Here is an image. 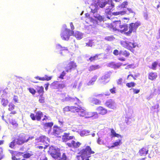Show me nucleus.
Wrapping results in <instances>:
<instances>
[{
    "instance_id": "40",
    "label": "nucleus",
    "mask_w": 160,
    "mask_h": 160,
    "mask_svg": "<svg viewBox=\"0 0 160 160\" xmlns=\"http://www.w3.org/2000/svg\"><path fill=\"white\" fill-rule=\"evenodd\" d=\"M53 125L52 122H46L44 124V127L46 128H51Z\"/></svg>"
},
{
    "instance_id": "63",
    "label": "nucleus",
    "mask_w": 160,
    "mask_h": 160,
    "mask_svg": "<svg viewBox=\"0 0 160 160\" xmlns=\"http://www.w3.org/2000/svg\"><path fill=\"white\" fill-rule=\"evenodd\" d=\"M122 79L120 78L117 81V83L118 85L122 84Z\"/></svg>"
},
{
    "instance_id": "14",
    "label": "nucleus",
    "mask_w": 160,
    "mask_h": 160,
    "mask_svg": "<svg viewBox=\"0 0 160 160\" xmlns=\"http://www.w3.org/2000/svg\"><path fill=\"white\" fill-rule=\"evenodd\" d=\"M105 105L106 106L110 108L114 109L115 108V102L112 99H110L107 100Z\"/></svg>"
},
{
    "instance_id": "8",
    "label": "nucleus",
    "mask_w": 160,
    "mask_h": 160,
    "mask_svg": "<svg viewBox=\"0 0 160 160\" xmlns=\"http://www.w3.org/2000/svg\"><path fill=\"white\" fill-rule=\"evenodd\" d=\"M43 114L40 111H38L36 112L35 114L33 113L30 114V117L33 121H41L42 117L43 116Z\"/></svg>"
},
{
    "instance_id": "19",
    "label": "nucleus",
    "mask_w": 160,
    "mask_h": 160,
    "mask_svg": "<svg viewBox=\"0 0 160 160\" xmlns=\"http://www.w3.org/2000/svg\"><path fill=\"white\" fill-rule=\"evenodd\" d=\"M158 77L157 74L156 72H151L148 73V78L149 79L153 81L156 79Z\"/></svg>"
},
{
    "instance_id": "48",
    "label": "nucleus",
    "mask_w": 160,
    "mask_h": 160,
    "mask_svg": "<svg viewBox=\"0 0 160 160\" xmlns=\"http://www.w3.org/2000/svg\"><path fill=\"white\" fill-rule=\"evenodd\" d=\"M4 157L3 152V149L2 148L0 147V160L2 159Z\"/></svg>"
},
{
    "instance_id": "55",
    "label": "nucleus",
    "mask_w": 160,
    "mask_h": 160,
    "mask_svg": "<svg viewBox=\"0 0 160 160\" xmlns=\"http://www.w3.org/2000/svg\"><path fill=\"white\" fill-rule=\"evenodd\" d=\"M66 74L65 71H63L61 74L59 78L61 79H63L64 78L63 77Z\"/></svg>"
},
{
    "instance_id": "42",
    "label": "nucleus",
    "mask_w": 160,
    "mask_h": 160,
    "mask_svg": "<svg viewBox=\"0 0 160 160\" xmlns=\"http://www.w3.org/2000/svg\"><path fill=\"white\" fill-rule=\"evenodd\" d=\"M135 83L132 82H130L127 83H126V86L128 88L134 87L135 86Z\"/></svg>"
},
{
    "instance_id": "17",
    "label": "nucleus",
    "mask_w": 160,
    "mask_h": 160,
    "mask_svg": "<svg viewBox=\"0 0 160 160\" xmlns=\"http://www.w3.org/2000/svg\"><path fill=\"white\" fill-rule=\"evenodd\" d=\"M69 133H64V135L62 136V140L63 142H66L67 141L72 139L74 138V137L73 136H70Z\"/></svg>"
},
{
    "instance_id": "41",
    "label": "nucleus",
    "mask_w": 160,
    "mask_h": 160,
    "mask_svg": "<svg viewBox=\"0 0 160 160\" xmlns=\"http://www.w3.org/2000/svg\"><path fill=\"white\" fill-rule=\"evenodd\" d=\"M139 75H140V74L139 73H137L136 74H135L134 75H133L131 74H130L128 75V76L127 78V79H128L129 76H131L133 78V79L136 80V78L138 77L139 76Z\"/></svg>"
},
{
    "instance_id": "4",
    "label": "nucleus",
    "mask_w": 160,
    "mask_h": 160,
    "mask_svg": "<svg viewBox=\"0 0 160 160\" xmlns=\"http://www.w3.org/2000/svg\"><path fill=\"white\" fill-rule=\"evenodd\" d=\"M48 153L52 158L56 159L60 158L61 156L60 149L53 146L49 147Z\"/></svg>"
},
{
    "instance_id": "38",
    "label": "nucleus",
    "mask_w": 160,
    "mask_h": 160,
    "mask_svg": "<svg viewBox=\"0 0 160 160\" xmlns=\"http://www.w3.org/2000/svg\"><path fill=\"white\" fill-rule=\"evenodd\" d=\"M1 102L2 105L4 107H6L8 103V100L4 98H2L1 101Z\"/></svg>"
},
{
    "instance_id": "21",
    "label": "nucleus",
    "mask_w": 160,
    "mask_h": 160,
    "mask_svg": "<svg viewBox=\"0 0 160 160\" xmlns=\"http://www.w3.org/2000/svg\"><path fill=\"white\" fill-rule=\"evenodd\" d=\"M148 150L147 147H143L139 151V153L141 156H145L148 152Z\"/></svg>"
},
{
    "instance_id": "52",
    "label": "nucleus",
    "mask_w": 160,
    "mask_h": 160,
    "mask_svg": "<svg viewBox=\"0 0 160 160\" xmlns=\"http://www.w3.org/2000/svg\"><path fill=\"white\" fill-rule=\"evenodd\" d=\"M157 65V62H153L152 64V69L153 70H155L156 67Z\"/></svg>"
},
{
    "instance_id": "56",
    "label": "nucleus",
    "mask_w": 160,
    "mask_h": 160,
    "mask_svg": "<svg viewBox=\"0 0 160 160\" xmlns=\"http://www.w3.org/2000/svg\"><path fill=\"white\" fill-rule=\"evenodd\" d=\"M108 2L109 4H110L111 5V6L112 7V8H111L110 9H112V8H113L114 7V4L112 0H108Z\"/></svg>"
},
{
    "instance_id": "11",
    "label": "nucleus",
    "mask_w": 160,
    "mask_h": 160,
    "mask_svg": "<svg viewBox=\"0 0 160 160\" xmlns=\"http://www.w3.org/2000/svg\"><path fill=\"white\" fill-rule=\"evenodd\" d=\"M15 106L12 103L10 102L9 103L8 110L10 112L9 115L11 117L17 113V111L15 110Z\"/></svg>"
},
{
    "instance_id": "45",
    "label": "nucleus",
    "mask_w": 160,
    "mask_h": 160,
    "mask_svg": "<svg viewBox=\"0 0 160 160\" xmlns=\"http://www.w3.org/2000/svg\"><path fill=\"white\" fill-rule=\"evenodd\" d=\"M43 95H39V101L40 103H43L45 102V98L43 96Z\"/></svg>"
},
{
    "instance_id": "9",
    "label": "nucleus",
    "mask_w": 160,
    "mask_h": 160,
    "mask_svg": "<svg viewBox=\"0 0 160 160\" xmlns=\"http://www.w3.org/2000/svg\"><path fill=\"white\" fill-rule=\"evenodd\" d=\"M77 66L76 63L74 61H70L64 68L65 72H71L72 70L75 69Z\"/></svg>"
},
{
    "instance_id": "2",
    "label": "nucleus",
    "mask_w": 160,
    "mask_h": 160,
    "mask_svg": "<svg viewBox=\"0 0 160 160\" xmlns=\"http://www.w3.org/2000/svg\"><path fill=\"white\" fill-rule=\"evenodd\" d=\"M95 152L92 150V148L90 146L85 145L79 151L76 156L77 158L79 160L81 157L82 160H89V158L91 157V155L94 154Z\"/></svg>"
},
{
    "instance_id": "32",
    "label": "nucleus",
    "mask_w": 160,
    "mask_h": 160,
    "mask_svg": "<svg viewBox=\"0 0 160 160\" xmlns=\"http://www.w3.org/2000/svg\"><path fill=\"white\" fill-rule=\"evenodd\" d=\"M72 147L74 148H77L79 147L81 145V143L79 142H75L74 140H72Z\"/></svg>"
},
{
    "instance_id": "24",
    "label": "nucleus",
    "mask_w": 160,
    "mask_h": 160,
    "mask_svg": "<svg viewBox=\"0 0 160 160\" xmlns=\"http://www.w3.org/2000/svg\"><path fill=\"white\" fill-rule=\"evenodd\" d=\"M9 123L15 128H17L18 126V121L15 119H8Z\"/></svg>"
},
{
    "instance_id": "35",
    "label": "nucleus",
    "mask_w": 160,
    "mask_h": 160,
    "mask_svg": "<svg viewBox=\"0 0 160 160\" xmlns=\"http://www.w3.org/2000/svg\"><path fill=\"white\" fill-rule=\"evenodd\" d=\"M99 55L96 54L94 56H91L89 58V60L90 62H93L98 59Z\"/></svg>"
},
{
    "instance_id": "25",
    "label": "nucleus",
    "mask_w": 160,
    "mask_h": 160,
    "mask_svg": "<svg viewBox=\"0 0 160 160\" xmlns=\"http://www.w3.org/2000/svg\"><path fill=\"white\" fill-rule=\"evenodd\" d=\"M71 32L72 33L73 36L77 39H80L82 38V34L79 32L76 31L74 33L73 31H71Z\"/></svg>"
},
{
    "instance_id": "13",
    "label": "nucleus",
    "mask_w": 160,
    "mask_h": 160,
    "mask_svg": "<svg viewBox=\"0 0 160 160\" xmlns=\"http://www.w3.org/2000/svg\"><path fill=\"white\" fill-rule=\"evenodd\" d=\"M26 135L23 134L19 135L17 139H16V143L17 145H21L26 142Z\"/></svg>"
},
{
    "instance_id": "53",
    "label": "nucleus",
    "mask_w": 160,
    "mask_h": 160,
    "mask_svg": "<svg viewBox=\"0 0 160 160\" xmlns=\"http://www.w3.org/2000/svg\"><path fill=\"white\" fill-rule=\"evenodd\" d=\"M109 91L112 94L115 93H116V88L114 87L110 89Z\"/></svg>"
},
{
    "instance_id": "26",
    "label": "nucleus",
    "mask_w": 160,
    "mask_h": 160,
    "mask_svg": "<svg viewBox=\"0 0 160 160\" xmlns=\"http://www.w3.org/2000/svg\"><path fill=\"white\" fill-rule=\"evenodd\" d=\"M90 102L95 105H100L101 103V101L100 100L94 98H91L90 100Z\"/></svg>"
},
{
    "instance_id": "12",
    "label": "nucleus",
    "mask_w": 160,
    "mask_h": 160,
    "mask_svg": "<svg viewBox=\"0 0 160 160\" xmlns=\"http://www.w3.org/2000/svg\"><path fill=\"white\" fill-rule=\"evenodd\" d=\"M52 88L55 89L60 90L63 88L65 87V85L64 83H59L57 81H54L51 84Z\"/></svg>"
},
{
    "instance_id": "49",
    "label": "nucleus",
    "mask_w": 160,
    "mask_h": 160,
    "mask_svg": "<svg viewBox=\"0 0 160 160\" xmlns=\"http://www.w3.org/2000/svg\"><path fill=\"white\" fill-rule=\"evenodd\" d=\"M107 2H99L98 4V5L99 7L101 8H103L107 4Z\"/></svg>"
},
{
    "instance_id": "46",
    "label": "nucleus",
    "mask_w": 160,
    "mask_h": 160,
    "mask_svg": "<svg viewBox=\"0 0 160 160\" xmlns=\"http://www.w3.org/2000/svg\"><path fill=\"white\" fill-rule=\"evenodd\" d=\"M57 47L58 49H60L61 50H66L68 51V49L67 47H62L60 45L58 44L57 45Z\"/></svg>"
},
{
    "instance_id": "54",
    "label": "nucleus",
    "mask_w": 160,
    "mask_h": 160,
    "mask_svg": "<svg viewBox=\"0 0 160 160\" xmlns=\"http://www.w3.org/2000/svg\"><path fill=\"white\" fill-rule=\"evenodd\" d=\"M113 53L115 56H118V55L120 56V51H119L117 49L114 50L113 51Z\"/></svg>"
},
{
    "instance_id": "23",
    "label": "nucleus",
    "mask_w": 160,
    "mask_h": 160,
    "mask_svg": "<svg viewBox=\"0 0 160 160\" xmlns=\"http://www.w3.org/2000/svg\"><path fill=\"white\" fill-rule=\"evenodd\" d=\"M130 55V53L126 50H121L120 51V56H124L125 57H128Z\"/></svg>"
},
{
    "instance_id": "36",
    "label": "nucleus",
    "mask_w": 160,
    "mask_h": 160,
    "mask_svg": "<svg viewBox=\"0 0 160 160\" xmlns=\"http://www.w3.org/2000/svg\"><path fill=\"white\" fill-rule=\"evenodd\" d=\"M16 139L14 138L12 141L9 143V147L12 148H14L16 144Z\"/></svg>"
},
{
    "instance_id": "30",
    "label": "nucleus",
    "mask_w": 160,
    "mask_h": 160,
    "mask_svg": "<svg viewBox=\"0 0 160 160\" xmlns=\"http://www.w3.org/2000/svg\"><path fill=\"white\" fill-rule=\"evenodd\" d=\"M97 78L98 76L97 75L94 76L88 82V85H93L94 82L96 81Z\"/></svg>"
},
{
    "instance_id": "18",
    "label": "nucleus",
    "mask_w": 160,
    "mask_h": 160,
    "mask_svg": "<svg viewBox=\"0 0 160 160\" xmlns=\"http://www.w3.org/2000/svg\"><path fill=\"white\" fill-rule=\"evenodd\" d=\"M109 78V76L108 74H106L102 76L99 79V80L103 84H105L108 82L109 80H107Z\"/></svg>"
},
{
    "instance_id": "47",
    "label": "nucleus",
    "mask_w": 160,
    "mask_h": 160,
    "mask_svg": "<svg viewBox=\"0 0 160 160\" xmlns=\"http://www.w3.org/2000/svg\"><path fill=\"white\" fill-rule=\"evenodd\" d=\"M105 51L107 53H110L112 52V49L111 47L108 46L105 49Z\"/></svg>"
},
{
    "instance_id": "60",
    "label": "nucleus",
    "mask_w": 160,
    "mask_h": 160,
    "mask_svg": "<svg viewBox=\"0 0 160 160\" xmlns=\"http://www.w3.org/2000/svg\"><path fill=\"white\" fill-rule=\"evenodd\" d=\"M95 18L97 19L98 20H99L100 21H103L104 19L103 18L102 16L100 15H99L98 16H97Z\"/></svg>"
},
{
    "instance_id": "33",
    "label": "nucleus",
    "mask_w": 160,
    "mask_h": 160,
    "mask_svg": "<svg viewBox=\"0 0 160 160\" xmlns=\"http://www.w3.org/2000/svg\"><path fill=\"white\" fill-rule=\"evenodd\" d=\"M122 63L120 62H118L116 63H115L113 62L112 63V65L113 66V68H119L121 66H122Z\"/></svg>"
},
{
    "instance_id": "15",
    "label": "nucleus",
    "mask_w": 160,
    "mask_h": 160,
    "mask_svg": "<svg viewBox=\"0 0 160 160\" xmlns=\"http://www.w3.org/2000/svg\"><path fill=\"white\" fill-rule=\"evenodd\" d=\"M62 132V131L60 128L57 126H54L52 132V134L57 137H59V135H60Z\"/></svg>"
},
{
    "instance_id": "57",
    "label": "nucleus",
    "mask_w": 160,
    "mask_h": 160,
    "mask_svg": "<svg viewBox=\"0 0 160 160\" xmlns=\"http://www.w3.org/2000/svg\"><path fill=\"white\" fill-rule=\"evenodd\" d=\"M108 2L109 4H110L111 5V6L112 7V8H111L110 9H112V8H113L114 7V4L112 0H108Z\"/></svg>"
},
{
    "instance_id": "34",
    "label": "nucleus",
    "mask_w": 160,
    "mask_h": 160,
    "mask_svg": "<svg viewBox=\"0 0 160 160\" xmlns=\"http://www.w3.org/2000/svg\"><path fill=\"white\" fill-rule=\"evenodd\" d=\"M89 132L88 130H83L81 131L80 135L81 136L83 137L89 135Z\"/></svg>"
},
{
    "instance_id": "64",
    "label": "nucleus",
    "mask_w": 160,
    "mask_h": 160,
    "mask_svg": "<svg viewBox=\"0 0 160 160\" xmlns=\"http://www.w3.org/2000/svg\"><path fill=\"white\" fill-rule=\"evenodd\" d=\"M133 91L134 93L135 94H137L140 92V90L139 89H133Z\"/></svg>"
},
{
    "instance_id": "28",
    "label": "nucleus",
    "mask_w": 160,
    "mask_h": 160,
    "mask_svg": "<svg viewBox=\"0 0 160 160\" xmlns=\"http://www.w3.org/2000/svg\"><path fill=\"white\" fill-rule=\"evenodd\" d=\"M100 68V66L98 65H92L89 67L88 70L90 72H92Z\"/></svg>"
},
{
    "instance_id": "61",
    "label": "nucleus",
    "mask_w": 160,
    "mask_h": 160,
    "mask_svg": "<svg viewBox=\"0 0 160 160\" xmlns=\"http://www.w3.org/2000/svg\"><path fill=\"white\" fill-rule=\"evenodd\" d=\"M13 100L15 102H18V97L17 96H14Z\"/></svg>"
},
{
    "instance_id": "51",
    "label": "nucleus",
    "mask_w": 160,
    "mask_h": 160,
    "mask_svg": "<svg viewBox=\"0 0 160 160\" xmlns=\"http://www.w3.org/2000/svg\"><path fill=\"white\" fill-rule=\"evenodd\" d=\"M67 156L65 153H63L62 157L60 158L58 160H66Z\"/></svg>"
},
{
    "instance_id": "22",
    "label": "nucleus",
    "mask_w": 160,
    "mask_h": 160,
    "mask_svg": "<svg viewBox=\"0 0 160 160\" xmlns=\"http://www.w3.org/2000/svg\"><path fill=\"white\" fill-rule=\"evenodd\" d=\"M52 76L48 77V75H46L44 76V77H40L39 76H37L35 77V78L41 81H48L50 80L52 78Z\"/></svg>"
},
{
    "instance_id": "58",
    "label": "nucleus",
    "mask_w": 160,
    "mask_h": 160,
    "mask_svg": "<svg viewBox=\"0 0 160 160\" xmlns=\"http://www.w3.org/2000/svg\"><path fill=\"white\" fill-rule=\"evenodd\" d=\"M92 40H89L88 42L86 43V46L88 47H92Z\"/></svg>"
},
{
    "instance_id": "44",
    "label": "nucleus",
    "mask_w": 160,
    "mask_h": 160,
    "mask_svg": "<svg viewBox=\"0 0 160 160\" xmlns=\"http://www.w3.org/2000/svg\"><path fill=\"white\" fill-rule=\"evenodd\" d=\"M114 39V38L113 36H111L106 37L105 38V40L108 41H113Z\"/></svg>"
},
{
    "instance_id": "3",
    "label": "nucleus",
    "mask_w": 160,
    "mask_h": 160,
    "mask_svg": "<svg viewBox=\"0 0 160 160\" xmlns=\"http://www.w3.org/2000/svg\"><path fill=\"white\" fill-rule=\"evenodd\" d=\"M108 27L112 28L115 31H118L121 33L123 34L125 31L128 29V26L127 24H121L120 20L115 21L108 26Z\"/></svg>"
},
{
    "instance_id": "59",
    "label": "nucleus",
    "mask_w": 160,
    "mask_h": 160,
    "mask_svg": "<svg viewBox=\"0 0 160 160\" xmlns=\"http://www.w3.org/2000/svg\"><path fill=\"white\" fill-rule=\"evenodd\" d=\"M34 138V136H31V137H28V136L27 135H26V142H28V141L30 140H32L33 138Z\"/></svg>"
},
{
    "instance_id": "37",
    "label": "nucleus",
    "mask_w": 160,
    "mask_h": 160,
    "mask_svg": "<svg viewBox=\"0 0 160 160\" xmlns=\"http://www.w3.org/2000/svg\"><path fill=\"white\" fill-rule=\"evenodd\" d=\"M36 148L39 149H45L48 147V145H35Z\"/></svg>"
},
{
    "instance_id": "29",
    "label": "nucleus",
    "mask_w": 160,
    "mask_h": 160,
    "mask_svg": "<svg viewBox=\"0 0 160 160\" xmlns=\"http://www.w3.org/2000/svg\"><path fill=\"white\" fill-rule=\"evenodd\" d=\"M111 132V135L112 137L122 138V136L120 134L117 133L113 128H111L110 129Z\"/></svg>"
},
{
    "instance_id": "31",
    "label": "nucleus",
    "mask_w": 160,
    "mask_h": 160,
    "mask_svg": "<svg viewBox=\"0 0 160 160\" xmlns=\"http://www.w3.org/2000/svg\"><path fill=\"white\" fill-rule=\"evenodd\" d=\"M122 143L121 140H118V141L114 142L113 144V145L111 146L108 147L109 149H111L115 147L118 146L120 145Z\"/></svg>"
},
{
    "instance_id": "1",
    "label": "nucleus",
    "mask_w": 160,
    "mask_h": 160,
    "mask_svg": "<svg viewBox=\"0 0 160 160\" xmlns=\"http://www.w3.org/2000/svg\"><path fill=\"white\" fill-rule=\"evenodd\" d=\"M63 110L64 112H71L73 113L77 112L80 117H85V118H89L92 117L97 118L98 117L97 112H87L81 106L77 107L75 106H66L64 107Z\"/></svg>"
},
{
    "instance_id": "7",
    "label": "nucleus",
    "mask_w": 160,
    "mask_h": 160,
    "mask_svg": "<svg viewBox=\"0 0 160 160\" xmlns=\"http://www.w3.org/2000/svg\"><path fill=\"white\" fill-rule=\"evenodd\" d=\"M48 138L45 135L40 136L38 138L35 139L36 141L35 143V145H47L46 141L48 140Z\"/></svg>"
},
{
    "instance_id": "5",
    "label": "nucleus",
    "mask_w": 160,
    "mask_h": 160,
    "mask_svg": "<svg viewBox=\"0 0 160 160\" xmlns=\"http://www.w3.org/2000/svg\"><path fill=\"white\" fill-rule=\"evenodd\" d=\"M141 25L139 22H137L135 23H131L129 24V31L127 32L125 31L124 32V34L126 36H131L132 32H136L138 27Z\"/></svg>"
},
{
    "instance_id": "50",
    "label": "nucleus",
    "mask_w": 160,
    "mask_h": 160,
    "mask_svg": "<svg viewBox=\"0 0 160 160\" xmlns=\"http://www.w3.org/2000/svg\"><path fill=\"white\" fill-rule=\"evenodd\" d=\"M32 156V155L29 153H27L25 154H24L22 156L23 157V159L25 158H28Z\"/></svg>"
},
{
    "instance_id": "20",
    "label": "nucleus",
    "mask_w": 160,
    "mask_h": 160,
    "mask_svg": "<svg viewBox=\"0 0 160 160\" xmlns=\"http://www.w3.org/2000/svg\"><path fill=\"white\" fill-rule=\"evenodd\" d=\"M36 91L38 94L37 96V97H38L40 95H43L44 92V88L42 86H37Z\"/></svg>"
},
{
    "instance_id": "6",
    "label": "nucleus",
    "mask_w": 160,
    "mask_h": 160,
    "mask_svg": "<svg viewBox=\"0 0 160 160\" xmlns=\"http://www.w3.org/2000/svg\"><path fill=\"white\" fill-rule=\"evenodd\" d=\"M123 44L125 48L130 50L132 52H134L133 48H138V45L136 43L124 41L123 42Z\"/></svg>"
},
{
    "instance_id": "10",
    "label": "nucleus",
    "mask_w": 160,
    "mask_h": 160,
    "mask_svg": "<svg viewBox=\"0 0 160 160\" xmlns=\"http://www.w3.org/2000/svg\"><path fill=\"white\" fill-rule=\"evenodd\" d=\"M71 31L69 29H65L61 34V36L63 40L68 41L70 36V33Z\"/></svg>"
},
{
    "instance_id": "39",
    "label": "nucleus",
    "mask_w": 160,
    "mask_h": 160,
    "mask_svg": "<svg viewBox=\"0 0 160 160\" xmlns=\"http://www.w3.org/2000/svg\"><path fill=\"white\" fill-rule=\"evenodd\" d=\"M27 89L33 95H34L36 92V90L32 88H28Z\"/></svg>"
},
{
    "instance_id": "27",
    "label": "nucleus",
    "mask_w": 160,
    "mask_h": 160,
    "mask_svg": "<svg viewBox=\"0 0 160 160\" xmlns=\"http://www.w3.org/2000/svg\"><path fill=\"white\" fill-rule=\"evenodd\" d=\"M69 99V100L74 102V104L76 105H77L78 104L80 103L81 102V101L79 100V99L76 97H75V98H65V99L66 100H68Z\"/></svg>"
},
{
    "instance_id": "16",
    "label": "nucleus",
    "mask_w": 160,
    "mask_h": 160,
    "mask_svg": "<svg viewBox=\"0 0 160 160\" xmlns=\"http://www.w3.org/2000/svg\"><path fill=\"white\" fill-rule=\"evenodd\" d=\"M96 110L99 114L102 115L106 114L108 112L107 109L102 106H99L97 108Z\"/></svg>"
},
{
    "instance_id": "62",
    "label": "nucleus",
    "mask_w": 160,
    "mask_h": 160,
    "mask_svg": "<svg viewBox=\"0 0 160 160\" xmlns=\"http://www.w3.org/2000/svg\"><path fill=\"white\" fill-rule=\"evenodd\" d=\"M126 14V12L124 11H119V15L122 16Z\"/></svg>"
},
{
    "instance_id": "43",
    "label": "nucleus",
    "mask_w": 160,
    "mask_h": 160,
    "mask_svg": "<svg viewBox=\"0 0 160 160\" xmlns=\"http://www.w3.org/2000/svg\"><path fill=\"white\" fill-rule=\"evenodd\" d=\"M128 4V2L127 1H124L119 5V7H121V8H126Z\"/></svg>"
}]
</instances>
